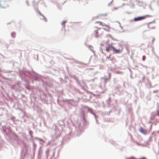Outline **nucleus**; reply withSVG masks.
Segmentation results:
<instances>
[{
    "label": "nucleus",
    "mask_w": 159,
    "mask_h": 159,
    "mask_svg": "<svg viewBox=\"0 0 159 159\" xmlns=\"http://www.w3.org/2000/svg\"><path fill=\"white\" fill-rule=\"evenodd\" d=\"M113 49V51L116 53H119L122 50V49H117L115 48L113 46H112L111 45L109 44L108 46H107L106 48V50L107 52H109L111 50V48Z\"/></svg>",
    "instance_id": "f257e3e1"
},
{
    "label": "nucleus",
    "mask_w": 159,
    "mask_h": 159,
    "mask_svg": "<svg viewBox=\"0 0 159 159\" xmlns=\"http://www.w3.org/2000/svg\"><path fill=\"white\" fill-rule=\"evenodd\" d=\"M152 16L150 15H146L144 16L135 18L134 20L135 21L145 19L146 17H151Z\"/></svg>",
    "instance_id": "f03ea898"
},
{
    "label": "nucleus",
    "mask_w": 159,
    "mask_h": 159,
    "mask_svg": "<svg viewBox=\"0 0 159 159\" xmlns=\"http://www.w3.org/2000/svg\"><path fill=\"white\" fill-rule=\"evenodd\" d=\"M96 24H98L99 25L102 26H106L109 27V26L107 25L103 24L102 22L99 21H97L95 22Z\"/></svg>",
    "instance_id": "7ed1b4c3"
},
{
    "label": "nucleus",
    "mask_w": 159,
    "mask_h": 159,
    "mask_svg": "<svg viewBox=\"0 0 159 159\" xmlns=\"http://www.w3.org/2000/svg\"><path fill=\"white\" fill-rule=\"evenodd\" d=\"M139 131L142 133L145 134L146 133V131L145 130H144L141 127L139 129Z\"/></svg>",
    "instance_id": "20e7f679"
},
{
    "label": "nucleus",
    "mask_w": 159,
    "mask_h": 159,
    "mask_svg": "<svg viewBox=\"0 0 159 159\" xmlns=\"http://www.w3.org/2000/svg\"><path fill=\"white\" fill-rule=\"evenodd\" d=\"M129 159H136L134 157H132ZM140 159H146L145 157H143L141 158Z\"/></svg>",
    "instance_id": "39448f33"
},
{
    "label": "nucleus",
    "mask_w": 159,
    "mask_h": 159,
    "mask_svg": "<svg viewBox=\"0 0 159 159\" xmlns=\"http://www.w3.org/2000/svg\"><path fill=\"white\" fill-rule=\"evenodd\" d=\"M66 21H63L62 23V25H63L64 27L65 26V24L66 23Z\"/></svg>",
    "instance_id": "423d86ee"
},
{
    "label": "nucleus",
    "mask_w": 159,
    "mask_h": 159,
    "mask_svg": "<svg viewBox=\"0 0 159 159\" xmlns=\"http://www.w3.org/2000/svg\"><path fill=\"white\" fill-rule=\"evenodd\" d=\"M143 61H145V59H146V57L145 56H143Z\"/></svg>",
    "instance_id": "0eeeda50"
},
{
    "label": "nucleus",
    "mask_w": 159,
    "mask_h": 159,
    "mask_svg": "<svg viewBox=\"0 0 159 159\" xmlns=\"http://www.w3.org/2000/svg\"><path fill=\"white\" fill-rule=\"evenodd\" d=\"M39 14H40L41 15V16H43V17H44V19H45V21H46V18H45V17L44 16H43V15L41 14V13L40 12H39Z\"/></svg>",
    "instance_id": "6e6552de"
},
{
    "label": "nucleus",
    "mask_w": 159,
    "mask_h": 159,
    "mask_svg": "<svg viewBox=\"0 0 159 159\" xmlns=\"http://www.w3.org/2000/svg\"><path fill=\"white\" fill-rule=\"evenodd\" d=\"M157 115L159 116V111H157Z\"/></svg>",
    "instance_id": "1a4fd4ad"
},
{
    "label": "nucleus",
    "mask_w": 159,
    "mask_h": 159,
    "mask_svg": "<svg viewBox=\"0 0 159 159\" xmlns=\"http://www.w3.org/2000/svg\"><path fill=\"white\" fill-rule=\"evenodd\" d=\"M105 83H106L107 82V79H105Z\"/></svg>",
    "instance_id": "9d476101"
},
{
    "label": "nucleus",
    "mask_w": 159,
    "mask_h": 159,
    "mask_svg": "<svg viewBox=\"0 0 159 159\" xmlns=\"http://www.w3.org/2000/svg\"><path fill=\"white\" fill-rule=\"evenodd\" d=\"M107 16L106 14L102 15V16Z\"/></svg>",
    "instance_id": "9b49d317"
},
{
    "label": "nucleus",
    "mask_w": 159,
    "mask_h": 159,
    "mask_svg": "<svg viewBox=\"0 0 159 159\" xmlns=\"http://www.w3.org/2000/svg\"><path fill=\"white\" fill-rule=\"evenodd\" d=\"M26 3H27L28 5H29L28 2V1H26Z\"/></svg>",
    "instance_id": "f8f14e48"
},
{
    "label": "nucleus",
    "mask_w": 159,
    "mask_h": 159,
    "mask_svg": "<svg viewBox=\"0 0 159 159\" xmlns=\"http://www.w3.org/2000/svg\"><path fill=\"white\" fill-rule=\"evenodd\" d=\"M95 33H96V34H97L98 32H97V31H95Z\"/></svg>",
    "instance_id": "ddd939ff"
},
{
    "label": "nucleus",
    "mask_w": 159,
    "mask_h": 159,
    "mask_svg": "<svg viewBox=\"0 0 159 159\" xmlns=\"http://www.w3.org/2000/svg\"><path fill=\"white\" fill-rule=\"evenodd\" d=\"M102 51H101V52L102 53H103V51H102Z\"/></svg>",
    "instance_id": "4468645a"
},
{
    "label": "nucleus",
    "mask_w": 159,
    "mask_h": 159,
    "mask_svg": "<svg viewBox=\"0 0 159 159\" xmlns=\"http://www.w3.org/2000/svg\"><path fill=\"white\" fill-rule=\"evenodd\" d=\"M96 37H98V36L97 35V36H96Z\"/></svg>",
    "instance_id": "2eb2a0df"
}]
</instances>
